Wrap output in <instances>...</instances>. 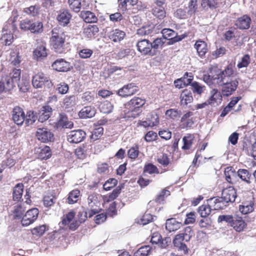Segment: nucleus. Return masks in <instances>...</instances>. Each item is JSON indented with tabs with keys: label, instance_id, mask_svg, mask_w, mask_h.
I'll use <instances>...</instances> for the list:
<instances>
[{
	"label": "nucleus",
	"instance_id": "1",
	"mask_svg": "<svg viewBox=\"0 0 256 256\" xmlns=\"http://www.w3.org/2000/svg\"><path fill=\"white\" fill-rule=\"evenodd\" d=\"M234 71L232 64L228 65L224 70L212 68L208 74H204L203 80L210 86H222V93L228 96L234 92L238 84V79L234 76Z\"/></svg>",
	"mask_w": 256,
	"mask_h": 256
},
{
	"label": "nucleus",
	"instance_id": "2",
	"mask_svg": "<svg viewBox=\"0 0 256 256\" xmlns=\"http://www.w3.org/2000/svg\"><path fill=\"white\" fill-rule=\"evenodd\" d=\"M146 100L138 97H134L128 102L124 106V117L135 118L142 112V107L144 105Z\"/></svg>",
	"mask_w": 256,
	"mask_h": 256
},
{
	"label": "nucleus",
	"instance_id": "3",
	"mask_svg": "<svg viewBox=\"0 0 256 256\" xmlns=\"http://www.w3.org/2000/svg\"><path fill=\"white\" fill-rule=\"evenodd\" d=\"M66 38V35L62 30L56 28L52 30L50 42L56 52L62 54L64 52Z\"/></svg>",
	"mask_w": 256,
	"mask_h": 256
},
{
	"label": "nucleus",
	"instance_id": "4",
	"mask_svg": "<svg viewBox=\"0 0 256 256\" xmlns=\"http://www.w3.org/2000/svg\"><path fill=\"white\" fill-rule=\"evenodd\" d=\"M32 84L34 88H50L53 86V84L49 76L42 72L35 74L32 78Z\"/></svg>",
	"mask_w": 256,
	"mask_h": 256
},
{
	"label": "nucleus",
	"instance_id": "5",
	"mask_svg": "<svg viewBox=\"0 0 256 256\" xmlns=\"http://www.w3.org/2000/svg\"><path fill=\"white\" fill-rule=\"evenodd\" d=\"M15 28L14 26L10 23H7L4 25L0 38L2 44L10 45L12 42L14 38L12 32Z\"/></svg>",
	"mask_w": 256,
	"mask_h": 256
},
{
	"label": "nucleus",
	"instance_id": "6",
	"mask_svg": "<svg viewBox=\"0 0 256 256\" xmlns=\"http://www.w3.org/2000/svg\"><path fill=\"white\" fill-rule=\"evenodd\" d=\"M100 196L96 194H92L88 196V207L90 208V210L88 212V216L91 218L94 214L98 212L100 208V202L98 200Z\"/></svg>",
	"mask_w": 256,
	"mask_h": 256
},
{
	"label": "nucleus",
	"instance_id": "7",
	"mask_svg": "<svg viewBox=\"0 0 256 256\" xmlns=\"http://www.w3.org/2000/svg\"><path fill=\"white\" fill-rule=\"evenodd\" d=\"M39 211L36 208H33L26 212L21 220L23 226H28L33 223L38 218Z\"/></svg>",
	"mask_w": 256,
	"mask_h": 256
},
{
	"label": "nucleus",
	"instance_id": "8",
	"mask_svg": "<svg viewBox=\"0 0 256 256\" xmlns=\"http://www.w3.org/2000/svg\"><path fill=\"white\" fill-rule=\"evenodd\" d=\"M86 135V132L82 130H72L68 134L67 140L70 143L78 144L84 140Z\"/></svg>",
	"mask_w": 256,
	"mask_h": 256
},
{
	"label": "nucleus",
	"instance_id": "9",
	"mask_svg": "<svg viewBox=\"0 0 256 256\" xmlns=\"http://www.w3.org/2000/svg\"><path fill=\"white\" fill-rule=\"evenodd\" d=\"M138 90V87L134 83L124 86L117 92V94L122 97H128L136 94Z\"/></svg>",
	"mask_w": 256,
	"mask_h": 256
},
{
	"label": "nucleus",
	"instance_id": "10",
	"mask_svg": "<svg viewBox=\"0 0 256 256\" xmlns=\"http://www.w3.org/2000/svg\"><path fill=\"white\" fill-rule=\"evenodd\" d=\"M36 136L38 139L42 142H51L54 140V135L46 128H39L37 130Z\"/></svg>",
	"mask_w": 256,
	"mask_h": 256
},
{
	"label": "nucleus",
	"instance_id": "11",
	"mask_svg": "<svg viewBox=\"0 0 256 256\" xmlns=\"http://www.w3.org/2000/svg\"><path fill=\"white\" fill-rule=\"evenodd\" d=\"M136 46L138 50L144 55L154 56V52L150 49V42L147 40L144 39L138 40Z\"/></svg>",
	"mask_w": 256,
	"mask_h": 256
},
{
	"label": "nucleus",
	"instance_id": "12",
	"mask_svg": "<svg viewBox=\"0 0 256 256\" xmlns=\"http://www.w3.org/2000/svg\"><path fill=\"white\" fill-rule=\"evenodd\" d=\"M185 242L184 238L178 234L176 235L172 240L174 246L176 249L184 254H186L188 253V248L185 244Z\"/></svg>",
	"mask_w": 256,
	"mask_h": 256
},
{
	"label": "nucleus",
	"instance_id": "13",
	"mask_svg": "<svg viewBox=\"0 0 256 256\" xmlns=\"http://www.w3.org/2000/svg\"><path fill=\"white\" fill-rule=\"evenodd\" d=\"M12 119L18 126L22 125L24 122L25 114L23 110L18 106L15 107L12 111Z\"/></svg>",
	"mask_w": 256,
	"mask_h": 256
},
{
	"label": "nucleus",
	"instance_id": "14",
	"mask_svg": "<svg viewBox=\"0 0 256 256\" xmlns=\"http://www.w3.org/2000/svg\"><path fill=\"white\" fill-rule=\"evenodd\" d=\"M236 192L233 186H229L224 188L222 192V199L226 203L228 202H233L236 198Z\"/></svg>",
	"mask_w": 256,
	"mask_h": 256
},
{
	"label": "nucleus",
	"instance_id": "15",
	"mask_svg": "<svg viewBox=\"0 0 256 256\" xmlns=\"http://www.w3.org/2000/svg\"><path fill=\"white\" fill-rule=\"evenodd\" d=\"M52 66L54 70L58 72H68L70 70L71 68L70 63L62 58L55 60L52 63Z\"/></svg>",
	"mask_w": 256,
	"mask_h": 256
},
{
	"label": "nucleus",
	"instance_id": "16",
	"mask_svg": "<svg viewBox=\"0 0 256 256\" xmlns=\"http://www.w3.org/2000/svg\"><path fill=\"white\" fill-rule=\"evenodd\" d=\"M164 40H170L172 42H179L182 40L180 36H177V34L172 29L164 28L162 30Z\"/></svg>",
	"mask_w": 256,
	"mask_h": 256
},
{
	"label": "nucleus",
	"instance_id": "17",
	"mask_svg": "<svg viewBox=\"0 0 256 256\" xmlns=\"http://www.w3.org/2000/svg\"><path fill=\"white\" fill-rule=\"evenodd\" d=\"M6 81L12 85V89L15 84H18L20 78V70L14 68L9 76H4Z\"/></svg>",
	"mask_w": 256,
	"mask_h": 256
},
{
	"label": "nucleus",
	"instance_id": "18",
	"mask_svg": "<svg viewBox=\"0 0 256 256\" xmlns=\"http://www.w3.org/2000/svg\"><path fill=\"white\" fill-rule=\"evenodd\" d=\"M58 128H72L73 127V122L68 120V117L64 114H60L56 124Z\"/></svg>",
	"mask_w": 256,
	"mask_h": 256
},
{
	"label": "nucleus",
	"instance_id": "19",
	"mask_svg": "<svg viewBox=\"0 0 256 256\" xmlns=\"http://www.w3.org/2000/svg\"><path fill=\"white\" fill-rule=\"evenodd\" d=\"M251 19L248 15L238 18L235 22L236 26L240 30H246L250 27Z\"/></svg>",
	"mask_w": 256,
	"mask_h": 256
},
{
	"label": "nucleus",
	"instance_id": "20",
	"mask_svg": "<svg viewBox=\"0 0 256 256\" xmlns=\"http://www.w3.org/2000/svg\"><path fill=\"white\" fill-rule=\"evenodd\" d=\"M52 114V108L49 106H43L39 111V122H43L48 120Z\"/></svg>",
	"mask_w": 256,
	"mask_h": 256
},
{
	"label": "nucleus",
	"instance_id": "21",
	"mask_svg": "<svg viewBox=\"0 0 256 256\" xmlns=\"http://www.w3.org/2000/svg\"><path fill=\"white\" fill-rule=\"evenodd\" d=\"M33 54L37 60H41L47 56V52L46 44L44 43L40 44L33 52Z\"/></svg>",
	"mask_w": 256,
	"mask_h": 256
},
{
	"label": "nucleus",
	"instance_id": "22",
	"mask_svg": "<svg viewBox=\"0 0 256 256\" xmlns=\"http://www.w3.org/2000/svg\"><path fill=\"white\" fill-rule=\"evenodd\" d=\"M182 224L175 218L168 219L166 222V228L169 232H174L180 228Z\"/></svg>",
	"mask_w": 256,
	"mask_h": 256
},
{
	"label": "nucleus",
	"instance_id": "23",
	"mask_svg": "<svg viewBox=\"0 0 256 256\" xmlns=\"http://www.w3.org/2000/svg\"><path fill=\"white\" fill-rule=\"evenodd\" d=\"M71 18L72 16L68 10H63L58 16L57 20L60 25L66 26L70 22Z\"/></svg>",
	"mask_w": 256,
	"mask_h": 256
},
{
	"label": "nucleus",
	"instance_id": "24",
	"mask_svg": "<svg viewBox=\"0 0 256 256\" xmlns=\"http://www.w3.org/2000/svg\"><path fill=\"white\" fill-rule=\"evenodd\" d=\"M222 100V96L220 92L218 90L214 88L210 92V96L208 100V104H210L218 105L220 103Z\"/></svg>",
	"mask_w": 256,
	"mask_h": 256
},
{
	"label": "nucleus",
	"instance_id": "25",
	"mask_svg": "<svg viewBox=\"0 0 256 256\" xmlns=\"http://www.w3.org/2000/svg\"><path fill=\"white\" fill-rule=\"evenodd\" d=\"M96 114V110L92 106H86L82 108L78 113L81 118H88L93 117Z\"/></svg>",
	"mask_w": 256,
	"mask_h": 256
},
{
	"label": "nucleus",
	"instance_id": "26",
	"mask_svg": "<svg viewBox=\"0 0 256 256\" xmlns=\"http://www.w3.org/2000/svg\"><path fill=\"white\" fill-rule=\"evenodd\" d=\"M126 36L125 32L119 29H115L110 32L108 38L114 42H118L122 40Z\"/></svg>",
	"mask_w": 256,
	"mask_h": 256
},
{
	"label": "nucleus",
	"instance_id": "27",
	"mask_svg": "<svg viewBox=\"0 0 256 256\" xmlns=\"http://www.w3.org/2000/svg\"><path fill=\"white\" fill-rule=\"evenodd\" d=\"M194 48L198 56L201 58L205 56L208 50L206 43L202 40H198L196 42Z\"/></svg>",
	"mask_w": 256,
	"mask_h": 256
},
{
	"label": "nucleus",
	"instance_id": "28",
	"mask_svg": "<svg viewBox=\"0 0 256 256\" xmlns=\"http://www.w3.org/2000/svg\"><path fill=\"white\" fill-rule=\"evenodd\" d=\"M38 157L41 160H47L52 156L50 148L48 146H44L38 148L36 150Z\"/></svg>",
	"mask_w": 256,
	"mask_h": 256
},
{
	"label": "nucleus",
	"instance_id": "29",
	"mask_svg": "<svg viewBox=\"0 0 256 256\" xmlns=\"http://www.w3.org/2000/svg\"><path fill=\"white\" fill-rule=\"evenodd\" d=\"M180 103L182 105L186 106L191 103L193 100V97L191 92L188 90H184L180 96Z\"/></svg>",
	"mask_w": 256,
	"mask_h": 256
},
{
	"label": "nucleus",
	"instance_id": "30",
	"mask_svg": "<svg viewBox=\"0 0 256 256\" xmlns=\"http://www.w3.org/2000/svg\"><path fill=\"white\" fill-rule=\"evenodd\" d=\"M254 204L252 200L244 202L239 206V210L244 214L252 212L254 210Z\"/></svg>",
	"mask_w": 256,
	"mask_h": 256
},
{
	"label": "nucleus",
	"instance_id": "31",
	"mask_svg": "<svg viewBox=\"0 0 256 256\" xmlns=\"http://www.w3.org/2000/svg\"><path fill=\"white\" fill-rule=\"evenodd\" d=\"M246 222L242 220V218L234 216V220L232 224V226L237 232H241L246 226Z\"/></svg>",
	"mask_w": 256,
	"mask_h": 256
},
{
	"label": "nucleus",
	"instance_id": "32",
	"mask_svg": "<svg viewBox=\"0 0 256 256\" xmlns=\"http://www.w3.org/2000/svg\"><path fill=\"white\" fill-rule=\"evenodd\" d=\"M208 201L210 204L212 206L214 210L223 209L226 206L224 204L226 202L224 201V200L222 199V197L219 198H212Z\"/></svg>",
	"mask_w": 256,
	"mask_h": 256
},
{
	"label": "nucleus",
	"instance_id": "33",
	"mask_svg": "<svg viewBox=\"0 0 256 256\" xmlns=\"http://www.w3.org/2000/svg\"><path fill=\"white\" fill-rule=\"evenodd\" d=\"M153 15L160 20H162L166 16V12L162 6H156L152 8Z\"/></svg>",
	"mask_w": 256,
	"mask_h": 256
},
{
	"label": "nucleus",
	"instance_id": "34",
	"mask_svg": "<svg viewBox=\"0 0 256 256\" xmlns=\"http://www.w3.org/2000/svg\"><path fill=\"white\" fill-rule=\"evenodd\" d=\"M9 61L14 66H19L22 61L21 56L19 55L17 49L12 50L10 53Z\"/></svg>",
	"mask_w": 256,
	"mask_h": 256
},
{
	"label": "nucleus",
	"instance_id": "35",
	"mask_svg": "<svg viewBox=\"0 0 256 256\" xmlns=\"http://www.w3.org/2000/svg\"><path fill=\"white\" fill-rule=\"evenodd\" d=\"M24 186L22 184H18L13 190V199L14 200L19 201L22 197Z\"/></svg>",
	"mask_w": 256,
	"mask_h": 256
},
{
	"label": "nucleus",
	"instance_id": "36",
	"mask_svg": "<svg viewBox=\"0 0 256 256\" xmlns=\"http://www.w3.org/2000/svg\"><path fill=\"white\" fill-rule=\"evenodd\" d=\"M80 14L82 18L86 22L92 23L97 20L95 14L90 11H82Z\"/></svg>",
	"mask_w": 256,
	"mask_h": 256
},
{
	"label": "nucleus",
	"instance_id": "37",
	"mask_svg": "<svg viewBox=\"0 0 256 256\" xmlns=\"http://www.w3.org/2000/svg\"><path fill=\"white\" fill-rule=\"evenodd\" d=\"M152 118H154V120H148L144 121H140L138 124L140 126L144 128L153 127L159 123V120L158 116L156 114H154L152 116Z\"/></svg>",
	"mask_w": 256,
	"mask_h": 256
},
{
	"label": "nucleus",
	"instance_id": "38",
	"mask_svg": "<svg viewBox=\"0 0 256 256\" xmlns=\"http://www.w3.org/2000/svg\"><path fill=\"white\" fill-rule=\"evenodd\" d=\"M80 192L78 189L72 190L68 194L67 202L69 204H74L76 202L80 196Z\"/></svg>",
	"mask_w": 256,
	"mask_h": 256
},
{
	"label": "nucleus",
	"instance_id": "39",
	"mask_svg": "<svg viewBox=\"0 0 256 256\" xmlns=\"http://www.w3.org/2000/svg\"><path fill=\"white\" fill-rule=\"evenodd\" d=\"M38 116L34 111L30 110L26 112L24 118L25 124L26 126H29L32 124L37 120Z\"/></svg>",
	"mask_w": 256,
	"mask_h": 256
},
{
	"label": "nucleus",
	"instance_id": "40",
	"mask_svg": "<svg viewBox=\"0 0 256 256\" xmlns=\"http://www.w3.org/2000/svg\"><path fill=\"white\" fill-rule=\"evenodd\" d=\"M24 211L25 207L24 204H18L14 206L12 210L14 217L16 219L20 218Z\"/></svg>",
	"mask_w": 256,
	"mask_h": 256
},
{
	"label": "nucleus",
	"instance_id": "41",
	"mask_svg": "<svg viewBox=\"0 0 256 256\" xmlns=\"http://www.w3.org/2000/svg\"><path fill=\"white\" fill-rule=\"evenodd\" d=\"M212 207V206H211L210 204H203L198 208V212L201 217L206 218L210 214Z\"/></svg>",
	"mask_w": 256,
	"mask_h": 256
},
{
	"label": "nucleus",
	"instance_id": "42",
	"mask_svg": "<svg viewBox=\"0 0 256 256\" xmlns=\"http://www.w3.org/2000/svg\"><path fill=\"white\" fill-rule=\"evenodd\" d=\"M192 90L194 94L201 95L206 90V86L197 82H194L190 84Z\"/></svg>",
	"mask_w": 256,
	"mask_h": 256
},
{
	"label": "nucleus",
	"instance_id": "43",
	"mask_svg": "<svg viewBox=\"0 0 256 256\" xmlns=\"http://www.w3.org/2000/svg\"><path fill=\"white\" fill-rule=\"evenodd\" d=\"M98 32V28L96 26H88L84 30V34L88 38H92Z\"/></svg>",
	"mask_w": 256,
	"mask_h": 256
},
{
	"label": "nucleus",
	"instance_id": "44",
	"mask_svg": "<svg viewBox=\"0 0 256 256\" xmlns=\"http://www.w3.org/2000/svg\"><path fill=\"white\" fill-rule=\"evenodd\" d=\"M165 42L166 41L162 38H156L152 42H150V49L154 52L155 54L156 50L162 48Z\"/></svg>",
	"mask_w": 256,
	"mask_h": 256
},
{
	"label": "nucleus",
	"instance_id": "45",
	"mask_svg": "<svg viewBox=\"0 0 256 256\" xmlns=\"http://www.w3.org/2000/svg\"><path fill=\"white\" fill-rule=\"evenodd\" d=\"M99 108L104 114H110L113 110V105L108 101H104L100 105Z\"/></svg>",
	"mask_w": 256,
	"mask_h": 256
},
{
	"label": "nucleus",
	"instance_id": "46",
	"mask_svg": "<svg viewBox=\"0 0 256 256\" xmlns=\"http://www.w3.org/2000/svg\"><path fill=\"white\" fill-rule=\"evenodd\" d=\"M32 26L30 29L32 33H41L43 31V24L42 22L39 21H33L31 23Z\"/></svg>",
	"mask_w": 256,
	"mask_h": 256
},
{
	"label": "nucleus",
	"instance_id": "47",
	"mask_svg": "<svg viewBox=\"0 0 256 256\" xmlns=\"http://www.w3.org/2000/svg\"><path fill=\"white\" fill-rule=\"evenodd\" d=\"M238 176L243 181L248 184L250 183V174L245 169H240L237 172Z\"/></svg>",
	"mask_w": 256,
	"mask_h": 256
},
{
	"label": "nucleus",
	"instance_id": "48",
	"mask_svg": "<svg viewBox=\"0 0 256 256\" xmlns=\"http://www.w3.org/2000/svg\"><path fill=\"white\" fill-rule=\"evenodd\" d=\"M70 8L76 12L80 10L82 6V0H68Z\"/></svg>",
	"mask_w": 256,
	"mask_h": 256
},
{
	"label": "nucleus",
	"instance_id": "49",
	"mask_svg": "<svg viewBox=\"0 0 256 256\" xmlns=\"http://www.w3.org/2000/svg\"><path fill=\"white\" fill-rule=\"evenodd\" d=\"M151 250L149 246H144L138 248L134 254V256H148Z\"/></svg>",
	"mask_w": 256,
	"mask_h": 256
},
{
	"label": "nucleus",
	"instance_id": "50",
	"mask_svg": "<svg viewBox=\"0 0 256 256\" xmlns=\"http://www.w3.org/2000/svg\"><path fill=\"white\" fill-rule=\"evenodd\" d=\"M194 136L192 134H188L182 138L184 146L182 147L183 150H188L190 148L194 140Z\"/></svg>",
	"mask_w": 256,
	"mask_h": 256
},
{
	"label": "nucleus",
	"instance_id": "51",
	"mask_svg": "<svg viewBox=\"0 0 256 256\" xmlns=\"http://www.w3.org/2000/svg\"><path fill=\"white\" fill-rule=\"evenodd\" d=\"M12 90V84L8 82L4 77L0 80V94Z\"/></svg>",
	"mask_w": 256,
	"mask_h": 256
},
{
	"label": "nucleus",
	"instance_id": "52",
	"mask_svg": "<svg viewBox=\"0 0 256 256\" xmlns=\"http://www.w3.org/2000/svg\"><path fill=\"white\" fill-rule=\"evenodd\" d=\"M39 9V6L36 5L32 6L30 7L24 8V12L28 15L34 16L38 14Z\"/></svg>",
	"mask_w": 256,
	"mask_h": 256
},
{
	"label": "nucleus",
	"instance_id": "53",
	"mask_svg": "<svg viewBox=\"0 0 256 256\" xmlns=\"http://www.w3.org/2000/svg\"><path fill=\"white\" fill-rule=\"evenodd\" d=\"M170 195V192L166 189H164L157 196L156 198V202L159 204H163L165 198Z\"/></svg>",
	"mask_w": 256,
	"mask_h": 256
},
{
	"label": "nucleus",
	"instance_id": "54",
	"mask_svg": "<svg viewBox=\"0 0 256 256\" xmlns=\"http://www.w3.org/2000/svg\"><path fill=\"white\" fill-rule=\"evenodd\" d=\"M192 234L193 232L192 228L190 226H187L185 228L184 232L178 234L181 235L182 237H183L185 240V242H188L192 237Z\"/></svg>",
	"mask_w": 256,
	"mask_h": 256
},
{
	"label": "nucleus",
	"instance_id": "55",
	"mask_svg": "<svg viewBox=\"0 0 256 256\" xmlns=\"http://www.w3.org/2000/svg\"><path fill=\"white\" fill-rule=\"evenodd\" d=\"M139 148L138 146L132 147L128 152V155L129 158L131 159H136L138 156Z\"/></svg>",
	"mask_w": 256,
	"mask_h": 256
},
{
	"label": "nucleus",
	"instance_id": "56",
	"mask_svg": "<svg viewBox=\"0 0 256 256\" xmlns=\"http://www.w3.org/2000/svg\"><path fill=\"white\" fill-rule=\"evenodd\" d=\"M152 31V28L150 26H145L138 28L136 34L140 36H143L150 34Z\"/></svg>",
	"mask_w": 256,
	"mask_h": 256
},
{
	"label": "nucleus",
	"instance_id": "57",
	"mask_svg": "<svg viewBox=\"0 0 256 256\" xmlns=\"http://www.w3.org/2000/svg\"><path fill=\"white\" fill-rule=\"evenodd\" d=\"M75 212L73 211H71L68 212L66 215V216H64L62 220V224L64 226L68 224L71 222L73 221V220L75 216Z\"/></svg>",
	"mask_w": 256,
	"mask_h": 256
},
{
	"label": "nucleus",
	"instance_id": "58",
	"mask_svg": "<svg viewBox=\"0 0 256 256\" xmlns=\"http://www.w3.org/2000/svg\"><path fill=\"white\" fill-rule=\"evenodd\" d=\"M144 172L149 174H158L159 171L156 166L152 164H148L144 167Z\"/></svg>",
	"mask_w": 256,
	"mask_h": 256
},
{
	"label": "nucleus",
	"instance_id": "59",
	"mask_svg": "<svg viewBox=\"0 0 256 256\" xmlns=\"http://www.w3.org/2000/svg\"><path fill=\"white\" fill-rule=\"evenodd\" d=\"M32 20L28 18L24 19L20 22V28L23 30H30V26H32Z\"/></svg>",
	"mask_w": 256,
	"mask_h": 256
},
{
	"label": "nucleus",
	"instance_id": "60",
	"mask_svg": "<svg viewBox=\"0 0 256 256\" xmlns=\"http://www.w3.org/2000/svg\"><path fill=\"white\" fill-rule=\"evenodd\" d=\"M64 104L66 108H70L76 104V96H66L64 100Z\"/></svg>",
	"mask_w": 256,
	"mask_h": 256
},
{
	"label": "nucleus",
	"instance_id": "61",
	"mask_svg": "<svg viewBox=\"0 0 256 256\" xmlns=\"http://www.w3.org/2000/svg\"><path fill=\"white\" fill-rule=\"evenodd\" d=\"M180 114L181 112L176 109H170L166 112V115L172 119L179 118Z\"/></svg>",
	"mask_w": 256,
	"mask_h": 256
},
{
	"label": "nucleus",
	"instance_id": "62",
	"mask_svg": "<svg viewBox=\"0 0 256 256\" xmlns=\"http://www.w3.org/2000/svg\"><path fill=\"white\" fill-rule=\"evenodd\" d=\"M234 218V216L231 215H221L218 216V222H226L232 226Z\"/></svg>",
	"mask_w": 256,
	"mask_h": 256
},
{
	"label": "nucleus",
	"instance_id": "63",
	"mask_svg": "<svg viewBox=\"0 0 256 256\" xmlns=\"http://www.w3.org/2000/svg\"><path fill=\"white\" fill-rule=\"evenodd\" d=\"M69 87L68 84L65 82H61L58 84L56 86V90L59 94H64L68 92Z\"/></svg>",
	"mask_w": 256,
	"mask_h": 256
},
{
	"label": "nucleus",
	"instance_id": "64",
	"mask_svg": "<svg viewBox=\"0 0 256 256\" xmlns=\"http://www.w3.org/2000/svg\"><path fill=\"white\" fill-rule=\"evenodd\" d=\"M93 51L89 48H84L80 50L78 54L82 58H88L91 56Z\"/></svg>",
	"mask_w": 256,
	"mask_h": 256
}]
</instances>
